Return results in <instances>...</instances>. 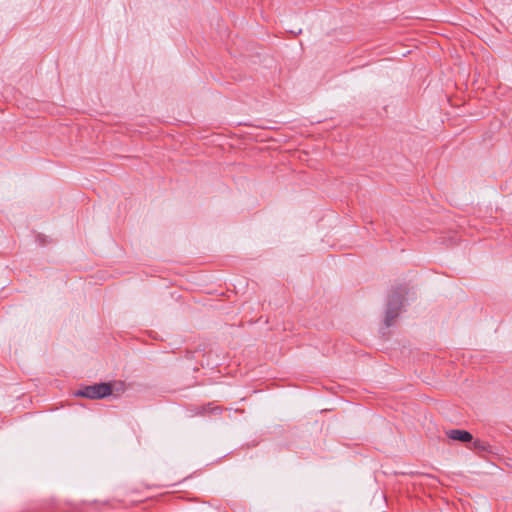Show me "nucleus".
<instances>
[{"mask_svg":"<svg viewBox=\"0 0 512 512\" xmlns=\"http://www.w3.org/2000/svg\"><path fill=\"white\" fill-rule=\"evenodd\" d=\"M406 294L407 288L403 285L396 287L389 294L384 319L387 327L393 325L394 320L399 316Z\"/></svg>","mask_w":512,"mask_h":512,"instance_id":"nucleus-1","label":"nucleus"},{"mask_svg":"<svg viewBox=\"0 0 512 512\" xmlns=\"http://www.w3.org/2000/svg\"><path fill=\"white\" fill-rule=\"evenodd\" d=\"M112 394V386L110 383H97L90 386H85L75 392L78 397L88 399H102Z\"/></svg>","mask_w":512,"mask_h":512,"instance_id":"nucleus-2","label":"nucleus"},{"mask_svg":"<svg viewBox=\"0 0 512 512\" xmlns=\"http://www.w3.org/2000/svg\"><path fill=\"white\" fill-rule=\"evenodd\" d=\"M446 436L451 440H456L464 443L471 442L473 440V436L470 432L460 429L448 430L446 431Z\"/></svg>","mask_w":512,"mask_h":512,"instance_id":"nucleus-3","label":"nucleus"},{"mask_svg":"<svg viewBox=\"0 0 512 512\" xmlns=\"http://www.w3.org/2000/svg\"><path fill=\"white\" fill-rule=\"evenodd\" d=\"M473 449L478 451H488V444L480 439L472 440Z\"/></svg>","mask_w":512,"mask_h":512,"instance_id":"nucleus-4","label":"nucleus"},{"mask_svg":"<svg viewBox=\"0 0 512 512\" xmlns=\"http://www.w3.org/2000/svg\"><path fill=\"white\" fill-rule=\"evenodd\" d=\"M211 408H212V407H211V404H208V405H206V406H202V407H201V411H200V413H201V414L210 413Z\"/></svg>","mask_w":512,"mask_h":512,"instance_id":"nucleus-5","label":"nucleus"},{"mask_svg":"<svg viewBox=\"0 0 512 512\" xmlns=\"http://www.w3.org/2000/svg\"><path fill=\"white\" fill-rule=\"evenodd\" d=\"M222 409L219 406L212 407L210 410V414H221Z\"/></svg>","mask_w":512,"mask_h":512,"instance_id":"nucleus-6","label":"nucleus"}]
</instances>
